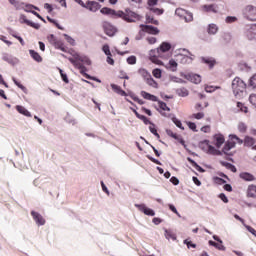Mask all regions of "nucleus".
I'll use <instances>...</instances> for the list:
<instances>
[{
	"mask_svg": "<svg viewBox=\"0 0 256 256\" xmlns=\"http://www.w3.org/2000/svg\"><path fill=\"white\" fill-rule=\"evenodd\" d=\"M102 15H108L112 17V19H123L127 23H135V21H141V15L137 14L136 12L131 11L130 9H126L125 12L121 10H114L108 7H103L100 10Z\"/></svg>",
	"mask_w": 256,
	"mask_h": 256,
	"instance_id": "1",
	"label": "nucleus"
},
{
	"mask_svg": "<svg viewBox=\"0 0 256 256\" xmlns=\"http://www.w3.org/2000/svg\"><path fill=\"white\" fill-rule=\"evenodd\" d=\"M68 61H70V63L75 67V69H79L83 77L95 81L94 77L87 74V67H85V65H91V60L89 58L76 55L75 58H68Z\"/></svg>",
	"mask_w": 256,
	"mask_h": 256,
	"instance_id": "2",
	"label": "nucleus"
},
{
	"mask_svg": "<svg viewBox=\"0 0 256 256\" xmlns=\"http://www.w3.org/2000/svg\"><path fill=\"white\" fill-rule=\"evenodd\" d=\"M247 89V83L243 81L240 77H235L232 81V91L235 97H241L245 90Z\"/></svg>",
	"mask_w": 256,
	"mask_h": 256,
	"instance_id": "3",
	"label": "nucleus"
},
{
	"mask_svg": "<svg viewBox=\"0 0 256 256\" xmlns=\"http://www.w3.org/2000/svg\"><path fill=\"white\" fill-rule=\"evenodd\" d=\"M229 139L230 140H228L226 143H225V145H224V147H223V149H222V152L224 153V155H229V150L230 149H235V146L237 145V143L239 144V145H243V140H241V138H239L237 135H235V134H231L230 136H229Z\"/></svg>",
	"mask_w": 256,
	"mask_h": 256,
	"instance_id": "4",
	"label": "nucleus"
},
{
	"mask_svg": "<svg viewBox=\"0 0 256 256\" xmlns=\"http://www.w3.org/2000/svg\"><path fill=\"white\" fill-rule=\"evenodd\" d=\"M162 57L163 54L161 53V50H159V48L152 49L149 52V60L155 65H163V61L160 60L162 59Z\"/></svg>",
	"mask_w": 256,
	"mask_h": 256,
	"instance_id": "5",
	"label": "nucleus"
},
{
	"mask_svg": "<svg viewBox=\"0 0 256 256\" xmlns=\"http://www.w3.org/2000/svg\"><path fill=\"white\" fill-rule=\"evenodd\" d=\"M175 15H177V17H179L180 19H184L186 23H191V21H193V13L183 8H177L175 10Z\"/></svg>",
	"mask_w": 256,
	"mask_h": 256,
	"instance_id": "6",
	"label": "nucleus"
},
{
	"mask_svg": "<svg viewBox=\"0 0 256 256\" xmlns=\"http://www.w3.org/2000/svg\"><path fill=\"white\" fill-rule=\"evenodd\" d=\"M48 41L51 43V45H54L56 49H60V51H63L64 53H67V47L63 43L62 40L57 39L55 35L51 34L48 36Z\"/></svg>",
	"mask_w": 256,
	"mask_h": 256,
	"instance_id": "7",
	"label": "nucleus"
},
{
	"mask_svg": "<svg viewBox=\"0 0 256 256\" xmlns=\"http://www.w3.org/2000/svg\"><path fill=\"white\" fill-rule=\"evenodd\" d=\"M244 35L249 41H256V24L246 26Z\"/></svg>",
	"mask_w": 256,
	"mask_h": 256,
	"instance_id": "8",
	"label": "nucleus"
},
{
	"mask_svg": "<svg viewBox=\"0 0 256 256\" xmlns=\"http://www.w3.org/2000/svg\"><path fill=\"white\" fill-rule=\"evenodd\" d=\"M102 28L104 33L108 35V37H113L115 36V33H117V28H115V26L107 21L102 23Z\"/></svg>",
	"mask_w": 256,
	"mask_h": 256,
	"instance_id": "9",
	"label": "nucleus"
},
{
	"mask_svg": "<svg viewBox=\"0 0 256 256\" xmlns=\"http://www.w3.org/2000/svg\"><path fill=\"white\" fill-rule=\"evenodd\" d=\"M136 209L140 210L144 215L148 217H155V211L151 208H148L145 204H135Z\"/></svg>",
	"mask_w": 256,
	"mask_h": 256,
	"instance_id": "10",
	"label": "nucleus"
},
{
	"mask_svg": "<svg viewBox=\"0 0 256 256\" xmlns=\"http://www.w3.org/2000/svg\"><path fill=\"white\" fill-rule=\"evenodd\" d=\"M140 28L144 33H148L149 35H159V29L155 26L141 24Z\"/></svg>",
	"mask_w": 256,
	"mask_h": 256,
	"instance_id": "11",
	"label": "nucleus"
},
{
	"mask_svg": "<svg viewBox=\"0 0 256 256\" xmlns=\"http://www.w3.org/2000/svg\"><path fill=\"white\" fill-rule=\"evenodd\" d=\"M85 9H88V11H91L92 13H97V11L101 9V4L95 1H87Z\"/></svg>",
	"mask_w": 256,
	"mask_h": 256,
	"instance_id": "12",
	"label": "nucleus"
},
{
	"mask_svg": "<svg viewBox=\"0 0 256 256\" xmlns=\"http://www.w3.org/2000/svg\"><path fill=\"white\" fill-rule=\"evenodd\" d=\"M31 216L33 217L37 225H45V218H43L42 215L39 214V212L31 211Z\"/></svg>",
	"mask_w": 256,
	"mask_h": 256,
	"instance_id": "13",
	"label": "nucleus"
},
{
	"mask_svg": "<svg viewBox=\"0 0 256 256\" xmlns=\"http://www.w3.org/2000/svg\"><path fill=\"white\" fill-rule=\"evenodd\" d=\"M201 61L205 63V65H208L209 69H213L215 65H217V60L213 57H202Z\"/></svg>",
	"mask_w": 256,
	"mask_h": 256,
	"instance_id": "14",
	"label": "nucleus"
},
{
	"mask_svg": "<svg viewBox=\"0 0 256 256\" xmlns=\"http://www.w3.org/2000/svg\"><path fill=\"white\" fill-rule=\"evenodd\" d=\"M214 140L216 141L215 146L217 149H221V146L225 143V136L223 134H215Z\"/></svg>",
	"mask_w": 256,
	"mask_h": 256,
	"instance_id": "15",
	"label": "nucleus"
},
{
	"mask_svg": "<svg viewBox=\"0 0 256 256\" xmlns=\"http://www.w3.org/2000/svg\"><path fill=\"white\" fill-rule=\"evenodd\" d=\"M240 179H242L243 181H256V178L253 174L249 173V172H242L239 174Z\"/></svg>",
	"mask_w": 256,
	"mask_h": 256,
	"instance_id": "16",
	"label": "nucleus"
},
{
	"mask_svg": "<svg viewBox=\"0 0 256 256\" xmlns=\"http://www.w3.org/2000/svg\"><path fill=\"white\" fill-rule=\"evenodd\" d=\"M186 78L188 81H191V83H195V85L201 83V76L199 74H188Z\"/></svg>",
	"mask_w": 256,
	"mask_h": 256,
	"instance_id": "17",
	"label": "nucleus"
},
{
	"mask_svg": "<svg viewBox=\"0 0 256 256\" xmlns=\"http://www.w3.org/2000/svg\"><path fill=\"white\" fill-rule=\"evenodd\" d=\"M202 11L205 13H218L217 5L210 4V5H203Z\"/></svg>",
	"mask_w": 256,
	"mask_h": 256,
	"instance_id": "18",
	"label": "nucleus"
},
{
	"mask_svg": "<svg viewBox=\"0 0 256 256\" xmlns=\"http://www.w3.org/2000/svg\"><path fill=\"white\" fill-rule=\"evenodd\" d=\"M141 96L146 99L147 101H153V102H157L159 101V98H157V96L150 94L148 92L142 91L141 92Z\"/></svg>",
	"mask_w": 256,
	"mask_h": 256,
	"instance_id": "19",
	"label": "nucleus"
},
{
	"mask_svg": "<svg viewBox=\"0 0 256 256\" xmlns=\"http://www.w3.org/2000/svg\"><path fill=\"white\" fill-rule=\"evenodd\" d=\"M247 197H251L252 199L256 198V185H249L247 189Z\"/></svg>",
	"mask_w": 256,
	"mask_h": 256,
	"instance_id": "20",
	"label": "nucleus"
},
{
	"mask_svg": "<svg viewBox=\"0 0 256 256\" xmlns=\"http://www.w3.org/2000/svg\"><path fill=\"white\" fill-rule=\"evenodd\" d=\"M111 89H113L115 93H117L118 95H121L122 97H125V95H127L125 90L121 89L119 85L111 84Z\"/></svg>",
	"mask_w": 256,
	"mask_h": 256,
	"instance_id": "21",
	"label": "nucleus"
},
{
	"mask_svg": "<svg viewBox=\"0 0 256 256\" xmlns=\"http://www.w3.org/2000/svg\"><path fill=\"white\" fill-rule=\"evenodd\" d=\"M158 49L163 55V53H167V51L171 50V44L168 42H163Z\"/></svg>",
	"mask_w": 256,
	"mask_h": 256,
	"instance_id": "22",
	"label": "nucleus"
},
{
	"mask_svg": "<svg viewBox=\"0 0 256 256\" xmlns=\"http://www.w3.org/2000/svg\"><path fill=\"white\" fill-rule=\"evenodd\" d=\"M16 110L18 111V113H20L21 115H24L25 117H31V112H29V110H27L25 107L23 106H16Z\"/></svg>",
	"mask_w": 256,
	"mask_h": 256,
	"instance_id": "23",
	"label": "nucleus"
},
{
	"mask_svg": "<svg viewBox=\"0 0 256 256\" xmlns=\"http://www.w3.org/2000/svg\"><path fill=\"white\" fill-rule=\"evenodd\" d=\"M220 165H222V167H226V169H230V171H232V173H237V168L235 167V165L225 162V161H220Z\"/></svg>",
	"mask_w": 256,
	"mask_h": 256,
	"instance_id": "24",
	"label": "nucleus"
},
{
	"mask_svg": "<svg viewBox=\"0 0 256 256\" xmlns=\"http://www.w3.org/2000/svg\"><path fill=\"white\" fill-rule=\"evenodd\" d=\"M243 143L246 147H253V145H255V138L246 136Z\"/></svg>",
	"mask_w": 256,
	"mask_h": 256,
	"instance_id": "25",
	"label": "nucleus"
},
{
	"mask_svg": "<svg viewBox=\"0 0 256 256\" xmlns=\"http://www.w3.org/2000/svg\"><path fill=\"white\" fill-rule=\"evenodd\" d=\"M138 74L144 79V81L151 76V73H149V71H147L145 68H140L138 70Z\"/></svg>",
	"mask_w": 256,
	"mask_h": 256,
	"instance_id": "26",
	"label": "nucleus"
},
{
	"mask_svg": "<svg viewBox=\"0 0 256 256\" xmlns=\"http://www.w3.org/2000/svg\"><path fill=\"white\" fill-rule=\"evenodd\" d=\"M187 161H189V163L192 165V167H195V169H197L199 171V173H205V169H203L201 166H199V164H197V162H195V160H193L191 158H187Z\"/></svg>",
	"mask_w": 256,
	"mask_h": 256,
	"instance_id": "27",
	"label": "nucleus"
},
{
	"mask_svg": "<svg viewBox=\"0 0 256 256\" xmlns=\"http://www.w3.org/2000/svg\"><path fill=\"white\" fill-rule=\"evenodd\" d=\"M178 97H188L189 96V90L187 88H178L176 90Z\"/></svg>",
	"mask_w": 256,
	"mask_h": 256,
	"instance_id": "28",
	"label": "nucleus"
},
{
	"mask_svg": "<svg viewBox=\"0 0 256 256\" xmlns=\"http://www.w3.org/2000/svg\"><path fill=\"white\" fill-rule=\"evenodd\" d=\"M29 53L32 59H34V61H37V63H41V61H43L41 55H39L35 50H30Z\"/></svg>",
	"mask_w": 256,
	"mask_h": 256,
	"instance_id": "29",
	"label": "nucleus"
},
{
	"mask_svg": "<svg viewBox=\"0 0 256 256\" xmlns=\"http://www.w3.org/2000/svg\"><path fill=\"white\" fill-rule=\"evenodd\" d=\"M145 81L147 85H149L150 87H153L154 89H157L159 87V84L157 83V81H155V79H153V76H150Z\"/></svg>",
	"mask_w": 256,
	"mask_h": 256,
	"instance_id": "30",
	"label": "nucleus"
},
{
	"mask_svg": "<svg viewBox=\"0 0 256 256\" xmlns=\"http://www.w3.org/2000/svg\"><path fill=\"white\" fill-rule=\"evenodd\" d=\"M208 153L209 155H223V152L217 150L215 147L211 145L208 146Z\"/></svg>",
	"mask_w": 256,
	"mask_h": 256,
	"instance_id": "31",
	"label": "nucleus"
},
{
	"mask_svg": "<svg viewBox=\"0 0 256 256\" xmlns=\"http://www.w3.org/2000/svg\"><path fill=\"white\" fill-rule=\"evenodd\" d=\"M219 31V28L215 24H210L208 26V33L209 35H215Z\"/></svg>",
	"mask_w": 256,
	"mask_h": 256,
	"instance_id": "32",
	"label": "nucleus"
},
{
	"mask_svg": "<svg viewBox=\"0 0 256 256\" xmlns=\"http://www.w3.org/2000/svg\"><path fill=\"white\" fill-rule=\"evenodd\" d=\"M152 75L153 77H155V79H161V77H163V71H161V69L159 68H155L152 71Z\"/></svg>",
	"mask_w": 256,
	"mask_h": 256,
	"instance_id": "33",
	"label": "nucleus"
},
{
	"mask_svg": "<svg viewBox=\"0 0 256 256\" xmlns=\"http://www.w3.org/2000/svg\"><path fill=\"white\" fill-rule=\"evenodd\" d=\"M209 245H211L212 247H216V249H219V251L225 250V246H223L221 243L214 242L213 240L209 241Z\"/></svg>",
	"mask_w": 256,
	"mask_h": 256,
	"instance_id": "34",
	"label": "nucleus"
},
{
	"mask_svg": "<svg viewBox=\"0 0 256 256\" xmlns=\"http://www.w3.org/2000/svg\"><path fill=\"white\" fill-rule=\"evenodd\" d=\"M248 87L256 89V74L252 75L248 81Z\"/></svg>",
	"mask_w": 256,
	"mask_h": 256,
	"instance_id": "35",
	"label": "nucleus"
},
{
	"mask_svg": "<svg viewBox=\"0 0 256 256\" xmlns=\"http://www.w3.org/2000/svg\"><path fill=\"white\" fill-rule=\"evenodd\" d=\"M149 131L157 137V139H161V136L157 132V128H155V124L151 123L149 126Z\"/></svg>",
	"mask_w": 256,
	"mask_h": 256,
	"instance_id": "36",
	"label": "nucleus"
},
{
	"mask_svg": "<svg viewBox=\"0 0 256 256\" xmlns=\"http://www.w3.org/2000/svg\"><path fill=\"white\" fill-rule=\"evenodd\" d=\"M146 23H151L152 25H159V21L155 20V18H153V16L149 14L146 15Z\"/></svg>",
	"mask_w": 256,
	"mask_h": 256,
	"instance_id": "37",
	"label": "nucleus"
},
{
	"mask_svg": "<svg viewBox=\"0 0 256 256\" xmlns=\"http://www.w3.org/2000/svg\"><path fill=\"white\" fill-rule=\"evenodd\" d=\"M150 11H151L152 13H155V15H163V13H165V10H164V9L155 8V7H151V8H150Z\"/></svg>",
	"mask_w": 256,
	"mask_h": 256,
	"instance_id": "38",
	"label": "nucleus"
},
{
	"mask_svg": "<svg viewBox=\"0 0 256 256\" xmlns=\"http://www.w3.org/2000/svg\"><path fill=\"white\" fill-rule=\"evenodd\" d=\"M177 62L173 59L169 60V69L170 71H177Z\"/></svg>",
	"mask_w": 256,
	"mask_h": 256,
	"instance_id": "39",
	"label": "nucleus"
},
{
	"mask_svg": "<svg viewBox=\"0 0 256 256\" xmlns=\"http://www.w3.org/2000/svg\"><path fill=\"white\" fill-rule=\"evenodd\" d=\"M238 131L240 133H247V125L245 123H243V122H240L238 124Z\"/></svg>",
	"mask_w": 256,
	"mask_h": 256,
	"instance_id": "40",
	"label": "nucleus"
},
{
	"mask_svg": "<svg viewBox=\"0 0 256 256\" xmlns=\"http://www.w3.org/2000/svg\"><path fill=\"white\" fill-rule=\"evenodd\" d=\"M165 237L166 239H172L173 241L177 239V237L173 234V232H171V230H165Z\"/></svg>",
	"mask_w": 256,
	"mask_h": 256,
	"instance_id": "41",
	"label": "nucleus"
},
{
	"mask_svg": "<svg viewBox=\"0 0 256 256\" xmlns=\"http://www.w3.org/2000/svg\"><path fill=\"white\" fill-rule=\"evenodd\" d=\"M248 18L250 21H256V8L249 11Z\"/></svg>",
	"mask_w": 256,
	"mask_h": 256,
	"instance_id": "42",
	"label": "nucleus"
},
{
	"mask_svg": "<svg viewBox=\"0 0 256 256\" xmlns=\"http://www.w3.org/2000/svg\"><path fill=\"white\" fill-rule=\"evenodd\" d=\"M173 123L178 127L179 129H182V131L185 129L183 127V124L181 123V120L177 119L176 117L172 118Z\"/></svg>",
	"mask_w": 256,
	"mask_h": 256,
	"instance_id": "43",
	"label": "nucleus"
},
{
	"mask_svg": "<svg viewBox=\"0 0 256 256\" xmlns=\"http://www.w3.org/2000/svg\"><path fill=\"white\" fill-rule=\"evenodd\" d=\"M237 107L238 109H240V111H242V113H248L249 108H247V106H245V104L238 102L237 103Z\"/></svg>",
	"mask_w": 256,
	"mask_h": 256,
	"instance_id": "44",
	"label": "nucleus"
},
{
	"mask_svg": "<svg viewBox=\"0 0 256 256\" xmlns=\"http://www.w3.org/2000/svg\"><path fill=\"white\" fill-rule=\"evenodd\" d=\"M206 107H209V103H208V102H205V103H204V106L201 105V103H197V104L195 105V110H196V111H203V109H205Z\"/></svg>",
	"mask_w": 256,
	"mask_h": 256,
	"instance_id": "45",
	"label": "nucleus"
},
{
	"mask_svg": "<svg viewBox=\"0 0 256 256\" xmlns=\"http://www.w3.org/2000/svg\"><path fill=\"white\" fill-rule=\"evenodd\" d=\"M159 108L162 109V111H171L169 107H167V103L163 101H158Z\"/></svg>",
	"mask_w": 256,
	"mask_h": 256,
	"instance_id": "46",
	"label": "nucleus"
},
{
	"mask_svg": "<svg viewBox=\"0 0 256 256\" xmlns=\"http://www.w3.org/2000/svg\"><path fill=\"white\" fill-rule=\"evenodd\" d=\"M47 21H49V23H53V25H55V27H57V29H60V31H63V27H61V25H59V23H57L54 19H52L51 17L47 16Z\"/></svg>",
	"mask_w": 256,
	"mask_h": 256,
	"instance_id": "47",
	"label": "nucleus"
},
{
	"mask_svg": "<svg viewBox=\"0 0 256 256\" xmlns=\"http://www.w3.org/2000/svg\"><path fill=\"white\" fill-rule=\"evenodd\" d=\"M9 33L12 35V37H14L15 39L19 40V43L23 46L25 45V41L21 38V36L16 35L15 33H13V30H10Z\"/></svg>",
	"mask_w": 256,
	"mask_h": 256,
	"instance_id": "48",
	"label": "nucleus"
},
{
	"mask_svg": "<svg viewBox=\"0 0 256 256\" xmlns=\"http://www.w3.org/2000/svg\"><path fill=\"white\" fill-rule=\"evenodd\" d=\"M166 134L168 135V137H172V139L179 140V136L177 135V133L172 132V130L167 129Z\"/></svg>",
	"mask_w": 256,
	"mask_h": 256,
	"instance_id": "49",
	"label": "nucleus"
},
{
	"mask_svg": "<svg viewBox=\"0 0 256 256\" xmlns=\"http://www.w3.org/2000/svg\"><path fill=\"white\" fill-rule=\"evenodd\" d=\"M127 63H128V65H135V63H137V57L129 56L127 58Z\"/></svg>",
	"mask_w": 256,
	"mask_h": 256,
	"instance_id": "50",
	"label": "nucleus"
},
{
	"mask_svg": "<svg viewBox=\"0 0 256 256\" xmlns=\"http://www.w3.org/2000/svg\"><path fill=\"white\" fill-rule=\"evenodd\" d=\"M138 119H140V121H143L144 125H151V121H149L147 119V117L145 115H140L138 116Z\"/></svg>",
	"mask_w": 256,
	"mask_h": 256,
	"instance_id": "51",
	"label": "nucleus"
},
{
	"mask_svg": "<svg viewBox=\"0 0 256 256\" xmlns=\"http://www.w3.org/2000/svg\"><path fill=\"white\" fill-rule=\"evenodd\" d=\"M249 101L253 107L256 109V94H250Z\"/></svg>",
	"mask_w": 256,
	"mask_h": 256,
	"instance_id": "52",
	"label": "nucleus"
},
{
	"mask_svg": "<svg viewBox=\"0 0 256 256\" xmlns=\"http://www.w3.org/2000/svg\"><path fill=\"white\" fill-rule=\"evenodd\" d=\"M192 117L194 119L200 120V119H203V117H205V113L203 112L194 113L192 114Z\"/></svg>",
	"mask_w": 256,
	"mask_h": 256,
	"instance_id": "53",
	"label": "nucleus"
},
{
	"mask_svg": "<svg viewBox=\"0 0 256 256\" xmlns=\"http://www.w3.org/2000/svg\"><path fill=\"white\" fill-rule=\"evenodd\" d=\"M187 125L189 129H191V131H194V133H197V124H195V122H188Z\"/></svg>",
	"mask_w": 256,
	"mask_h": 256,
	"instance_id": "54",
	"label": "nucleus"
},
{
	"mask_svg": "<svg viewBox=\"0 0 256 256\" xmlns=\"http://www.w3.org/2000/svg\"><path fill=\"white\" fill-rule=\"evenodd\" d=\"M185 245H187L188 249H196L197 248V244H194L192 241L189 240H185L184 241Z\"/></svg>",
	"mask_w": 256,
	"mask_h": 256,
	"instance_id": "55",
	"label": "nucleus"
},
{
	"mask_svg": "<svg viewBox=\"0 0 256 256\" xmlns=\"http://www.w3.org/2000/svg\"><path fill=\"white\" fill-rule=\"evenodd\" d=\"M168 207L170 211H172V213H175V215H177L178 217H181V214H179V211H177V208H175L173 204H169Z\"/></svg>",
	"mask_w": 256,
	"mask_h": 256,
	"instance_id": "56",
	"label": "nucleus"
},
{
	"mask_svg": "<svg viewBox=\"0 0 256 256\" xmlns=\"http://www.w3.org/2000/svg\"><path fill=\"white\" fill-rule=\"evenodd\" d=\"M12 80H13V83H15L19 87V89H21L22 91H25V89H27L25 88V86H23V84H21V82L17 81V79L12 78Z\"/></svg>",
	"mask_w": 256,
	"mask_h": 256,
	"instance_id": "57",
	"label": "nucleus"
},
{
	"mask_svg": "<svg viewBox=\"0 0 256 256\" xmlns=\"http://www.w3.org/2000/svg\"><path fill=\"white\" fill-rule=\"evenodd\" d=\"M216 89H219V87H214V86H206L205 87L206 93H213L214 91H216Z\"/></svg>",
	"mask_w": 256,
	"mask_h": 256,
	"instance_id": "58",
	"label": "nucleus"
},
{
	"mask_svg": "<svg viewBox=\"0 0 256 256\" xmlns=\"http://www.w3.org/2000/svg\"><path fill=\"white\" fill-rule=\"evenodd\" d=\"M245 228L247 229V231H249V233H251L252 235H254V237H256V230L255 228L249 226V225H244Z\"/></svg>",
	"mask_w": 256,
	"mask_h": 256,
	"instance_id": "59",
	"label": "nucleus"
},
{
	"mask_svg": "<svg viewBox=\"0 0 256 256\" xmlns=\"http://www.w3.org/2000/svg\"><path fill=\"white\" fill-rule=\"evenodd\" d=\"M60 75H61L62 81H64V83H69V78L67 77V74L63 73V70H60Z\"/></svg>",
	"mask_w": 256,
	"mask_h": 256,
	"instance_id": "60",
	"label": "nucleus"
},
{
	"mask_svg": "<svg viewBox=\"0 0 256 256\" xmlns=\"http://www.w3.org/2000/svg\"><path fill=\"white\" fill-rule=\"evenodd\" d=\"M235 21H237V17L235 16L226 17V23H235Z\"/></svg>",
	"mask_w": 256,
	"mask_h": 256,
	"instance_id": "61",
	"label": "nucleus"
},
{
	"mask_svg": "<svg viewBox=\"0 0 256 256\" xmlns=\"http://www.w3.org/2000/svg\"><path fill=\"white\" fill-rule=\"evenodd\" d=\"M102 51L105 53V55H111V50L107 44L103 46Z\"/></svg>",
	"mask_w": 256,
	"mask_h": 256,
	"instance_id": "62",
	"label": "nucleus"
},
{
	"mask_svg": "<svg viewBox=\"0 0 256 256\" xmlns=\"http://www.w3.org/2000/svg\"><path fill=\"white\" fill-rule=\"evenodd\" d=\"M200 131H202V133H209L211 131V126L210 125H206L203 126Z\"/></svg>",
	"mask_w": 256,
	"mask_h": 256,
	"instance_id": "63",
	"label": "nucleus"
},
{
	"mask_svg": "<svg viewBox=\"0 0 256 256\" xmlns=\"http://www.w3.org/2000/svg\"><path fill=\"white\" fill-rule=\"evenodd\" d=\"M119 78L129 80V76L127 75V73H125V71H120Z\"/></svg>",
	"mask_w": 256,
	"mask_h": 256,
	"instance_id": "64",
	"label": "nucleus"
}]
</instances>
